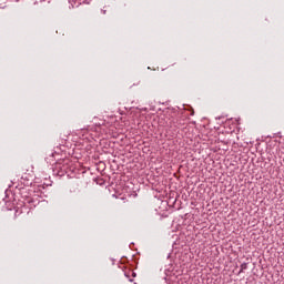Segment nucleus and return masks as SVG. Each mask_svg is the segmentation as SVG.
Returning <instances> with one entry per match:
<instances>
[{"instance_id": "1", "label": "nucleus", "mask_w": 284, "mask_h": 284, "mask_svg": "<svg viewBox=\"0 0 284 284\" xmlns=\"http://www.w3.org/2000/svg\"><path fill=\"white\" fill-rule=\"evenodd\" d=\"M55 168L61 170V172L68 173L70 172V170H72V160L70 159L59 160L55 164Z\"/></svg>"}, {"instance_id": "2", "label": "nucleus", "mask_w": 284, "mask_h": 284, "mask_svg": "<svg viewBox=\"0 0 284 284\" xmlns=\"http://www.w3.org/2000/svg\"><path fill=\"white\" fill-rule=\"evenodd\" d=\"M124 275L126 276V278H129V281L133 282L134 280L132 278H135L136 277V273H134V271L128 268L124 271Z\"/></svg>"}, {"instance_id": "3", "label": "nucleus", "mask_w": 284, "mask_h": 284, "mask_svg": "<svg viewBox=\"0 0 284 284\" xmlns=\"http://www.w3.org/2000/svg\"><path fill=\"white\" fill-rule=\"evenodd\" d=\"M30 179H32V175H31V174L23 175V176L21 178V183H23V185H30Z\"/></svg>"}, {"instance_id": "4", "label": "nucleus", "mask_w": 284, "mask_h": 284, "mask_svg": "<svg viewBox=\"0 0 284 284\" xmlns=\"http://www.w3.org/2000/svg\"><path fill=\"white\" fill-rule=\"evenodd\" d=\"M243 270H247V264H246V263H243V264L241 265V271H240V272H243Z\"/></svg>"}, {"instance_id": "5", "label": "nucleus", "mask_w": 284, "mask_h": 284, "mask_svg": "<svg viewBox=\"0 0 284 284\" xmlns=\"http://www.w3.org/2000/svg\"><path fill=\"white\" fill-rule=\"evenodd\" d=\"M191 116H194V110L191 111Z\"/></svg>"}]
</instances>
